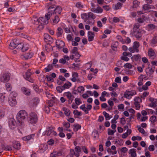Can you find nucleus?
Returning a JSON list of instances; mask_svg holds the SVG:
<instances>
[{"label": "nucleus", "instance_id": "obj_1", "mask_svg": "<svg viewBox=\"0 0 157 157\" xmlns=\"http://www.w3.org/2000/svg\"><path fill=\"white\" fill-rule=\"evenodd\" d=\"M81 17L82 19L89 24H93V20L96 17L95 15L91 12L82 13L81 15Z\"/></svg>", "mask_w": 157, "mask_h": 157}, {"label": "nucleus", "instance_id": "obj_2", "mask_svg": "<svg viewBox=\"0 0 157 157\" xmlns=\"http://www.w3.org/2000/svg\"><path fill=\"white\" fill-rule=\"evenodd\" d=\"M140 25L137 23L134 25L133 31L132 33V35L137 39H139L142 36V31L139 29Z\"/></svg>", "mask_w": 157, "mask_h": 157}, {"label": "nucleus", "instance_id": "obj_3", "mask_svg": "<svg viewBox=\"0 0 157 157\" xmlns=\"http://www.w3.org/2000/svg\"><path fill=\"white\" fill-rule=\"evenodd\" d=\"M17 96V93L15 92H12L10 94L8 98V102L10 106H15L17 104L16 98Z\"/></svg>", "mask_w": 157, "mask_h": 157}, {"label": "nucleus", "instance_id": "obj_4", "mask_svg": "<svg viewBox=\"0 0 157 157\" xmlns=\"http://www.w3.org/2000/svg\"><path fill=\"white\" fill-rule=\"evenodd\" d=\"M52 15V12L49 11L45 15V18L40 17L38 19V21L40 24L46 25L48 23V20Z\"/></svg>", "mask_w": 157, "mask_h": 157}, {"label": "nucleus", "instance_id": "obj_5", "mask_svg": "<svg viewBox=\"0 0 157 157\" xmlns=\"http://www.w3.org/2000/svg\"><path fill=\"white\" fill-rule=\"evenodd\" d=\"M27 114L25 110H21L17 113V119L18 122L22 123L27 117Z\"/></svg>", "mask_w": 157, "mask_h": 157}, {"label": "nucleus", "instance_id": "obj_6", "mask_svg": "<svg viewBox=\"0 0 157 157\" xmlns=\"http://www.w3.org/2000/svg\"><path fill=\"white\" fill-rule=\"evenodd\" d=\"M28 121L29 123L32 124H35L38 121V117L36 114L33 112L30 113L28 118Z\"/></svg>", "mask_w": 157, "mask_h": 157}, {"label": "nucleus", "instance_id": "obj_7", "mask_svg": "<svg viewBox=\"0 0 157 157\" xmlns=\"http://www.w3.org/2000/svg\"><path fill=\"white\" fill-rule=\"evenodd\" d=\"M46 135L48 136H50L51 137L56 136L57 133L54 131L53 127H50L47 129L45 132L44 135Z\"/></svg>", "mask_w": 157, "mask_h": 157}, {"label": "nucleus", "instance_id": "obj_8", "mask_svg": "<svg viewBox=\"0 0 157 157\" xmlns=\"http://www.w3.org/2000/svg\"><path fill=\"white\" fill-rule=\"evenodd\" d=\"M140 44L138 42H134L132 47H129L128 48V50L132 53L137 52H139L138 48Z\"/></svg>", "mask_w": 157, "mask_h": 157}, {"label": "nucleus", "instance_id": "obj_9", "mask_svg": "<svg viewBox=\"0 0 157 157\" xmlns=\"http://www.w3.org/2000/svg\"><path fill=\"white\" fill-rule=\"evenodd\" d=\"M63 96L66 97L68 99V102L69 104H71L72 102V101L74 98V96L70 92H67L64 93Z\"/></svg>", "mask_w": 157, "mask_h": 157}, {"label": "nucleus", "instance_id": "obj_10", "mask_svg": "<svg viewBox=\"0 0 157 157\" xmlns=\"http://www.w3.org/2000/svg\"><path fill=\"white\" fill-rule=\"evenodd\" d=\"M29 48V45L28 44H23L20 43L17 46V49L21 50L22 52H25L27 51Z\"/></svg>", "mask_w": 157, "mask_h": 157}, {"label": "nucleus", "instance_id": "obj_11", "mask_svg": "<svg viewBox=\"0 0 157 157\" xmlns=\"http://www.w3.org/2000/svg\"><path fill=\"white\" fill-rule=\"evenodd\" d=\"M134 101L136 109L139 110L140 108V103L142 102V99L139 97H136L134 99Z\"/></svg>", "mask_w": 157, "mask_h": 157}, {"label": "nucleus", "instance_id": "obj_12", "mask_svg": "<svg viewBox=\"0 0 157 157\" xmlns=\"http://www.w3.org/2000/svg\"><path fill=\"white\" fill-rule=\"evenodd\" d=\"M10 74L9 73H4L1 78V81L2 82H8L10 79Z\"/></svg>", "mask_w": 157, "mask_h": 157}, {"label": "nucleus", "instance_id": "obj_13", "mask_svg": "<svg viewBox=\"0 0 157 157\" xmlns=\"http://www.w3.org/2000/svg\"><path fill=\"white\" fill-rule=\"evenodd\" d=\"M136 94V92L135 91H130L127 90L124 94V97L126 98L130 99L132 98V96L135 95Z\"/></svg>", "mask_w": 157, "mask_h": 157}, {"label": "nucleus", "instance_id": "obj_14", "mask_svg": "<svg viewBox=\"0 0 157 157\" xmlns=\"http://www.w3.org/2000/svg\"><path fill=\"white\" fill-rule=\"evenodd\" d=\"M58 62V60L56 58L53 59L52 63L48 65L47 67L45 68L44 69H52L54 68L59 67L58 65H56Z\"/></svg>", "mask_w": 157, "mask_h": 157}, {"label": "nucleus", "instance_id": "obj_15", "mask_svg": "<svg viewBox=\"0 0 157 157\" xmlns=\"http://www.w3.org/2000/svg\"><path fill=\"white\" fill-rule=\"evenodd\" d=\"M44 36V40L46 43H51L53 42V38L48 34L45 33Z\"/></svg>", "mask_w": 157, "mask_h": 157}, {"label": "nucleus", "instance_id": "obj_16", "mask_svg": "<svg viewBox=\"0 0 157 157\" xmlns=\"http://www.w3.org/2000/svg\"><path fill=\"white\" fill-rule=\"evenodd\" d=\"M92 105H88L86 106V107H85V104L82 105L80 107V109L83 111L86 114L89 113V111L90 110L92 109Z\"/></svg>", "mask_w": 157, "mask_h": 157}, {"label": "nucleus", "instance_id": "obj_17", "mask_svg": "<svg viewBox=\"0 0 157 157\" xmlns=\"http://www.w3.org/2000/svg\"><path fill=\"white\" fill-rule=\"evenodd\" d=\"M69 60V57L67 55H64L63 57L60 59L59 60V63L62 64H65L67 62V61Z\"/></svg>", "mask_w": 157, "mask_h": 157}, {"label": "nucleus", "instance_id": "obj_18", "mask_svg": "<svg viewBox=\"0 0 157 157\" xmlns=\"http://www.w3.org/2000/svg\"><path fill=\"white\" fill-rule=\"evenodd\" d=\"M62 8L60 6H58L53 10V13L52 14L53 15H54V14L57 15H60L62 12Z\"/></svg>", "mask_w": 157, "mask_h": 157}, {"label": "nucleus", "instance_id": "obj_19", "mask_svg": "<svg viewBox=\"0 0 157 157\" xmlns=\"http://www.w3.org/2000/svg\"><path fill=\"white\" fill-rule=\"evenodd\" d=\"M17 41V40H14L11 42L9 46V48L11 49H13L15 48L17 49V46L19 43H18Z\"/></svg>", "mask_w": 157, "mask_h": 157}, {"label": "nucleus", "instance_id": "obj_20", "mask_svg": "<svg viewBox=\"0 0 157 157\" xmlns=\"http://www.w3.org/2000/svg\"><path fill=\"white\" fill-rule=\"evenodd\" d=\"M33 53L31 51L25 53L22 56H23L25 59L31 58L33 56Z\"/></svg>", "mask_w": 157, "mask_h": 157}, {"label": "nucleus", "instance_id": "obj_21", "mask_svg": "<svg viewBox=\"0 0 157 157\" xmlns=\"http://www.w3.org/2000/svg\"><path fill=\"white\" fill-rule=\"evenodd\" d=\"M9 124L10 128L13 129L16 125V122L13 118H11L9 120Z\"/></svg>", "mask_w": 157, "mask_h": 157}, {"label": "nucleus", "instance_id": "obj_22", "mask_svg": "<svg viewBox=\"0 0 157 157\" xmlns=\"http://www.w3.org/2000/svg\"><path fill=\"white\" fill-rule=\"evenodd\" d=\"M39 99L37 98H35L31 101L30 105L31 106H35L39 103Z\"/></svg>", "mask_w": 157, "mask_h": 157}, {"label": "nucleus", "instance_id": "obj_23", "mask_svg": "<svg viewBox=\"0 0 157 157\" xmlns=\"http://www.w3.org/2000/svg\"><path fill=\"white\" fill-rule=\"evenodd\" d=\"M95 36L94 33L91 31H89L88 33V40L89 41L93 40Z\"/></svg>", "mask_w": 157, "mask_h": 157}, {"label": "nucleus", "instance_id": "obj_24", "mask_svg": "<svg viewBox=\"0 0 157 157\" xmlns=\"http://www.w3.org/2000/svg\"><path fill=\"white\" fill-rule=\"evenodd\" d=\"M12 145L14 148L18 150L20 148L21 145L18 142L14 141L13 142Z\"/></svg>", "mask_w": 157, "mask_h": 157}, {"label": "nucleus", "instance_id": "obj_25", "mask_svg": "<svg viewBox=\"0 0 157 157\" xmlns=\"http://www.w3.org/2000/svg\"><path fill=\"white\" fill-rule=\"evenodd\" d=\"M71 52L72 54L75 55V56L77 57V59L80 56L79 53L78 51V48L76 47H75L73 48Z\"/></svg>", "mask_w": 157, "mask_h": 157}, {"label": "nucleus", "instance_id": "obj_26", "mask_svg": "<svg viewBox=\"0 0 157 157\" xmlns=\"http://www.w3.org/2000/svg\"><path fill=\"white\" fill-rule=\"evenodd\" d=\"M136 151V150L135 149L132 148L129 150V153L131 155L132 157H136L137 156Z\"/></svg>", "mask_w": 157, "mask_h": 157}, {"label": "nucleus", "instance_id": "obj_27", "mask_svg": "<svg viewBox=\"0 0 157 157\" xmlns=\"http://www.w3.org/2000/svg\"><path fill=\"white\" fill-rule=\"evenodd\" d=\"M56 45L59 48L63 47L64 46L65 44L64 42L61 40H57L56 42Z\"/></svg>", "mask_w": 157, "mask_h": 157}, {"label": "nucleus", "instance_id": "obj_28", "mask_svg": "<svg viewBox=\"0 0 157 157\" xmlns=\"http://www.w3.org/2000/svg\"><path fill=\"white\" fill-rule=\"evenodd\" d=\"M122 6V4L120 2H118L116 4L113 5V8L114 10H117L121 9Z\"/></svg>", "mask_w": 157, "mask_h": 157}, {"label": "nucleus", "instance_id": "obj_29", "mask_svg": "<svg viewBox=\"0 0 157 157\" xmlns=\"http://www.w3.org/2000/svg\"><path fill=\"white\" fill-rule=\"evenodd\" d=\"M150 100L151 101V103L149 104V106L151 107H155L156 106L157 99L150 98Z\"/></svg>", "mask_w": 157, "mask_h": 157}, {"label": "nucleus", "instance_id": "obj_30", "mask_svg": "<svg viewBox=\"0 0 157 157\" xmlns=\"http://www.w3.org/2000/svg\"><path fill=\"white\" fill-rule=\"evenodd\" d=\"M122 73L124 74V73L126 74L132 75L134 73V72L132 70L130 69H123L121 71Z\"/></svg>", "mask_w": 157, "mask_h": 157}, {"label": "nucleus", "instance_id": "obj_31", "mask_svg": "<svg viewBox=\"0 0 157 157\" xmlns=\"http://www.w3.org/2000/svg\"><path fill=\"white\" fill-rule=\"evenodd\" d=\"M48 147L46 144H41L40 147V149L42 152H44L48 149Z\"/></svg>", "mask_w": 157, "mask_h": 157}, {"label": "nucleus", "instance_id": "obj_32", "mask_svg": "<svg viewBox=\"0 0 157 157\" xmlns=\"http://www.w3.org/2000/svg\"><path fill=\"white\" fill-rule=\"evenodd\" d=\"M2 147L3 149L6 151H9L12 150V147L10 145L4 144L2 145Z\"/></svg>", "mask_w": 157, "mask_h": 157}, {"label": "nucleus", "instance_id": "obj_33", "mask_svg": "<svg viewBox=\"0 0 157 157\" xmlns=\"http://www.w3.org/2000/svg\"><path fill=\"white\" fill-rule=\"evenodd\" d=\"M34 136L33 134L30 135L23 137L22 138V139L24 140L28 141L30 140L33 139Z\"/></svg>", "mask_w": 157, "mask_h": 157}, {"label": "nucleus", "instance_id": "obj_34", "mask_svg": "<svg viewBox=\"0 0 157 157\" xmlns=\"http://www.w3.org/2000/svg\"><path fill=\"white\" fill-rule=\"evenodd\" d=\"M148 55L150 57L155 56V53L154 50L152 48H150L149 49L148 52Z\"/></svg>", "mask_w": 157, "mask_h": 157}, {"label": "nucleus", "instance_id": "obj_35", "mask_svg": "<svg viewBox=\"0 0 157 157\" xmlns=\"http://www.w3.org/2000/svg\"><path fill=\"white\" fill-rule=\"evenodd\" d=\"M63 33V29L61 27H58L57 32L56 33V35L57 37H59L62 36Z\"/></svg>", "mask_w": 157, "mask_h": 157}, {"label": "nucleus", "instance_id": "obj_36", "mask_svg": "<svg viewBox=\"0 0 157 157\" xmlns=\"http://www.w3.org/2000/svg\"><path fill=\"white\" fill-rule=\"evenodd\" d=\"M75 6L78 9H81L83 8L84 5L82 2H78L76 3Z\"/></svg>", "mask_w": 157, "mask_h": 157}, {"label": "nucleus", "instance_id": "obj_37", "mask_svg": "<svg viewBox=\"0 0 157 157\" xmlns=\"http://www.w3.org/2000/svg\"><path fill=\"white\" fill-rule=\"evenodd\" d=\"M21 90L23 93L25 95H29L30 93L29 90L25 87L21 88Z\"/></svg>", "mask_w": 157, "mask_h": 157}, {"label": "nucleus", "instance_id": "obj_38", "mask_svg": "<svg viewBox=\"0 0 157 157\" xmlns=\"http://www.w3.org/2000/svg\"><path fill=\"white\" fill-rule=\"evenodd\" d=\"M54 19L52 20L53 22L55 24H57L59 21V15H54Z\"/></svg>", "mask_w": 157, "mask_h": 157}, {"label": "nucleus", "instance_id": "obj_39", "mask_svg": "<svg viewBox=\"0 0 157 157\" xmlns=\"http://www.w3.org/2000/svg\"><path fill=\"white\" fill-rule=\"evenodd\" d=\"M6 95L5 94H0V101L2 103H4L5 101Z\"/></svg>", "mask_w": 157, "mask_h": 157}, {"label": "nucleus", "instance_id": "obj_40", "mask_svg": "<svg viewBox=\"0 0 157 157\" xmlns=\"http://www.w3.org/2000/svg\"><path fill=\"white\" fill-rule=\"evenodd\" d=\"M63 110L64 111V113L67 116H68L70 115V110L65 107L63 108Z\"/></svg>", "mask_w": 157, "mask_h": 157}, {"label": "nucleus", "instance_id": "obj_41", "mask_svg": "<svg viewBox=\"0 0 157 157\" xmlns=\"http://www.w3.org/2000/svg\"><path fill=\"white\" fill-rule=\"evenodd\" d=\"M140 2L137 0L134 1L133 2V8H136L139 6L140 4Z\"/></svg>", "mask_w": 157, "mask_h": 157}, {"label": "nucleus", "instance_id": "obj_42", "mask_svg": "<svg viewBox=\"0 0 157 157\" xmlns=\"http://www.w3.org/2000/svg\"><path fill=\"white\" fill-rule=\"evenodd\" d=\"M94 12L97 13H101L103 11V10L100 7H98L96 9L93 11Z\"/></svg>", "mask_w": 157, "mask_h": 157}, {"label": "nucleus", "instance_id": "obj_43", "mask_svg": "<svg viewBox=\"0 0 157 157\" xmlns=\"http://www.w3.org/2000/svg\"><path fill=\"white\" fill-rule=\"evenodd\" d=\"M154 72L153 69H146V72L147 75L149 76L152 75Z\"/></svg>", "mask_w": 157, "mask_h": 157}, {"label": "nucleus", "instance_id": "obj_44", "mask_svg": "<svg viewBox=\"0 0 157 157\" xmlns=\"http://www.w3.org/2000/svg\"><path fill=\"white\" fill-rule=\"evenodd\" d=\"M46 94L47 97L49 98V99H51L52 98L54 100L56 98L53 96L51 94H50L48 91H47L46 92Z\"/></svg>", "mask_w": 157, "mask_h": 157}, {"label": "nucleus", "instance_id": "obj_45", "mask_svg": "<svg viewBox=\"0 0 157 157\" xmlns=\"http://www.w3.org/2000/svg\"><path fill=\"white\" fill-rule=\"evenodd\" d=\"M103 114L105 117L106 120H109L111 118L110 116L109 115V114L106 112H103Z\"/></svg>", "mask_w": 157, "mask_h": 157}, {"label": "nucleus", "instance_id": "obj_46", "mask_svg": "<svg viewBox=\"0 0 157 157\" xmlns=\"http://www.w3.org/2000/svg\"><path fill=\"white\" fill-rule=\"evenodd\" d=\"M71 84L70 82H68L65 83L63 86V87L65 90V89H68L71 86Z\"/></svg>", "mask_w": 157, "mask_h": 157}, {"label": "nucleus", "instance_id": "obj_47", "mask_svg": "<svg viewBox=\"0 0 157 157\" xmlns=\"http://www.w3.org/2000/svg\"><path fill=\"white\" fill-rule=\"evenodd\" d=\"M6 90L8 91H10L12 89L11 85L10 83H7L6 84Z\"/></svg>", "mask_w": 157, "mask_h": 157}, {"label": "nucleus", "instance_id": "obj_48", "mask_svg": "<svg viewBox=\"0 0 157 157\" xmlns=\"http://www.w3.org/2000/svg\"><path fill=\"white\" fill-rule=\"evenodd\" d=\"M56 89L57 91L59 93H61L64 90L63 86H58L56 87Z\"/></svg>", "mask_w": 157, "mask_h": 157}, {"label": "nucleus", "instance_id": "obj_49", "mask_svg": "<svg viewBox=\"0 0 157 157\" xmlns=\"http://www.w3.org/2000/svg\"><path fill=\"white\" fill-rule=\"evenodd\" d=\"M131 42V39L128 37H127L125 40H124L123 44H129Z\"/></svg>", "mask_w": 157, "mask_h": 157}, {"label": "nucleus", "instance_id": "obj_50", "mask_svg": "<svg viewBox=\"0 0 157 157\" xmlns=\"http://www.w3.org/2000/svg\"><path fill=\"white\" fill-rule=\"evenodd\" d=\"M142 140V137L140 136H132V140L133 141H135L136 140Z\"/></svg>", "mask_w": 157, "mask_h": 157}, {"label": "nucleus", "instance_id": "obj_51", "mask_svg": "<svg viewBox=\"0 0 157 157\" xmlns=\"http://www.w3.org/2000/svg\"><path fill=\"white\" fill-rule=\"evenodd\" d=\"M143 8L145 10H148L151 9V6L148 4H145L143 6Z\"/></svg>", "mask_w": 157, "mask_h": 157}, {"label": "nucleus", "instance_id": "obj_52", "mask_svg": "<svg viewBox=\"0 0 157 157\" xmlns=\"http://www.w3.org/2000/svg\"><path fill=\"white\" fill-rule=\"evenodd\" d=\"M81 128V126L80 125L78 124H77L74 126V131L76 132L78 129H80Z\"/></svg>", "mask_w": 157, "mask_h": 157}, {"label": "nucleus", "instance_id": "obj_53", "mask_svg": "<svg viewBox=\"0 0 157 157\" xmlns=\"http://www.w3.org/2000/svg\"><path fill=\"white\" fill-rule=\"evenodd\" d=\"M46 78L48 82H52L54 81L53 79L50 76L46 75Z\"/></svg>", "mask_w": 157, "mask_h": 157}, {"label": "nucleus", "instance_id": "obj_54", "mask_svg": "<svg viewBox=\"0 0 157 157\" xmlns=\"http://www.w3.org/2000/svg\"><path fill=\"white\" fill-rule=\"evenodd\" d=\"M150 121L152 123H153L156 121V118L155 116H152L150 119Z\"/></svg>", "mask_w": 157, "mask_h": 157}, {"label": "nucleus", "instance_id": "obj_55", "mask_svg": "<svg viewBox=\"0 0 157 157\" xmlns=\"http://www.w3.org/2000/svg\"><path fill=\"white\" fill-rule=\"evenodd\" d=\"M147 27L149 28L150 29H151L152 30L153 29L156 28H157V26L154 25L153 24H148L147 25Z\"/></svg>", "mask_w": 157, "mask_h": 157}, {"label": "nucleus", "instance_id": "obj_56", "mask_svg": "<svg viewBox=\"0 0 157 157\" xmlns=\"http://www.w3.org/2000/svg\"><path fill=\"white\" fill-rule=\"evenodd\" d=\"M77 90L79 93H82L84 90V88L82 86H79Z\"/></svg>", "mask_w": 157, "mask_h": 157}, {"label": "nucleus", "instance_id": "obj_57", "mask_svg": "<svg viewBox=\"0 0 157 157\" xmlns=\"http://www.w3.org/2000/svg\"><path fill=\"white\" fill-rule=\"evenodd\" d=\"M157 43V36H154L151 40V43L153 44H155Z\"/></svg>", "mask_w": 157, "mask_h": 157}, {"label": "nucleus", "instance_id": "obj_58", "mask_svg": "<svg viewBox=\"0 0 157 157\" xmlns=\"http://www.w3.org/2000/svg\"><path fill=\"white\" fill-rule=\"evenodd\" d=\"M140 56L139 55H134L132 57L133 60L137 61L139 58Z\"/></svg>", "mask_w": 157, "mask_h": 157}, {"label": "nucleus", "instance_id": "obj_59", "mask_svg": "<svg viewBox=\"0 0 157 157\" xmlns=\"http://www.w3.org/2000/svg\"><path fill=\"white\" fill-rule=\"evenodd\" d=\"M124 67L126 68L131 69L132 68V65L130 63H127L124 65Z\"/></svg>", "mask_w": 157, "mask_h": 157}, {"label": "nucleus", "instance_id": "obj_60", "mask_svg": "<svg viewBox=\"0 0 157 157\" xmlns=\"http://www.w3.org/2000/svg\"><path fill=\"white\" fill-rule=\"evenodd\" d=\"M33 87L34 90L37 92H39L38 86L36 84H33Z\"/></svg>", "mask_w": 157, "mask_h": 157}, {"label": "nucleus", "instance_id": "obj_61", "mask_svg": "<svg viewBox=\"0 0 157 157\" xmlns=\"http://www.w3.org/2000/svg\"><path fill=\"white\" fill-rule=\"evenodd\" d=\"M92 63L91 62L87 63L85 65V67L87 68V69H90L92 66Z\"/></svg>", "mask_w": 157, "mask_h": 157}, {"label": "nucleus", "instance_id": "obj_62", "mask_svg": "<svg viewBox=\"0 0 157 157\" xmlns=\"http://www.w3.org/2000/svg\"><path fill=\"white\" fill-rule=\"evenodd\" d=\"M75 101L76 104L78 105H80L81 103L80 99L78 98H75Z\"/></svg>", "mask_w": 157, "mask_h": 157}, {"label": "nucleus", "instance_id": "obj_63", "mask_svg": "<svg viewBox=\"0 0 157 157\" xmlns=\"http://www.w3.org/2000/svg\"><path fill=\"white\" fill-rule=\"evenodd\" d=\"M121 60L125 61H128L129 60V59L127 57V56H124L121 57Z\"/></svg>", "mask_w": 157, "mask_h": 157}, {"label": "nucleus", "instance_id": "obj_64", "mask_svg": "<svg viewBox=\"0 0 157 157\" xmlns=\"http://www.w3.org/2000/svg\"><path fill=\"white\" fill-rule=\"evenodd\" d=\"M44 110L45 112L48 114L50 112V109L49 107L47 106H45L44 108Z\"/></svg>", "mask_w": 157, "mask_h": 157}]
</instances>
